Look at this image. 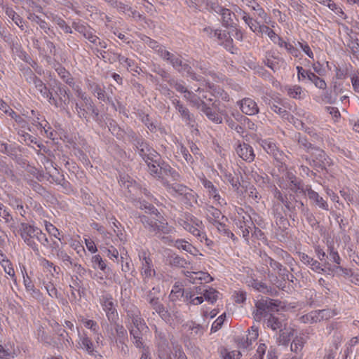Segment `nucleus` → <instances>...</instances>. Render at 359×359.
<instances>
[{"label": "nucleus", "mask_w": 359, "mask_h": 359, "mask_svg": "<svg viewBox=\"0 0 359 359\" xmlns=\"http://www.w3.org/2000/svg\"><path fill=\"white\" fill-rule=\"evenodd\" d=\"M145 208L148 209L149 214L154 215L156 217L151 218L146 215L140 216V221L144 228L149 232L154 233L163 243L170 245L173 243L171 236L165 235L172 233L175 229L174 227L168 224L166 219L163 218L161 213L154 205H149L148 207L145 206Z\"/></svg>", "instance_id": "nucleus-1"}, {"label": "nucleus", "mask_w": 359, "mask_h": 359, "mask_svg": "<svg viewBox=\"0 0 359 359\" xmlns=\"http://www.w3.org/2000/svg\"><path fill=\"white\" fill-rule=\"evenodd\" d=\"M20 236L24 242L30 247L36 254H39V244L46 248L48 245V239L46 235L38 227L32 226L27 223L20 224Z\"/></svg>", "instance_id": "nucleus-2"}, {"label": "nucleus", "mask_w": 359, "mask_h": 359, "mask_svg": "<svg viewBox=\"0 0 359 359\" xmlns=\"http://www.w3.org/2000/svg\"><path fill=\"white\" fill-rule=\"evenodd\" d=\"M311 156H303L302 158L316 169H325L327 165H330V158L326 155L325 151L319 147H314L310 152Z\"/></svg>", "instance_id": "nucleus-3"}, {"label": "nucleus", "mask_w": 359, "mask_h": 359, "mask_svg": "<svg viewBox=\"0 0 359 359\" xmlns=\"http://www.w3.org/2000/svg\"><path fill=\"white\" fill-rule=\"evenodd\" d=\"M56 96L58 99H56L53 97V99H51V104H54L56 107L60 108L62 110H65L69 114L67 110L68 105L70 102V91L65 86L62 85L61 83H59L56 86V90L55 91Z\"/></svg>", "instance_id": "nucleus-4"}, {"label": "nucleus", "mask_w": 359, "mask_h": 359, "mask_svg": "<svg viewBox=\"0 0 359 359\" xmlns=\"http://www.w3.org/2000/svg\"><path fill=\"white\" fill-rule=\"evenodd\" d=\"M219 102L215 100L212 103H208L205 101L199 109L203 112L209 120L215 123H221L222 117L219 113Z\"/></svg>", "instance_id": "nucleus-5"}, {"label": "nucleus", "mask_w": 359, "mask_h": 359, "mask_svg": "<svg viewBox=\"0 0 359 359\" xmlns=\"http://www.w3.org/2000/svg\"><path fill=\"white\" fill-rule=\"evenodd\" d=\"M264 62L274 72L280 70L281 68H284L285 66L284 59L275 55V53L273 51H268L266 53Z\"/></svg>", "instance_id": "nucleus-6"}, {"label": "nucleus", "mask_w": 359, "mask_h": 359, "mask_svg": "<svg viewBox=\"0 0 359 359\" xmlns=\"http://www.w3.org/2000/svg\"><path fill=\"white\" fill-rule=\"evenodd\" d=\"M102 306L107 313V317L110 323H115L118 319V315L114 306L113 299L108 294L102 297Z\"/></svg>", "instance_id": "nucleus-7"}, {"label": "nucleus", "mask_w": 359, "mask_h": 359, "mask_svg": "<svg viewBox=\"0 0 359 359\" xmlns=\"http://www.w3.org/2000/svg\"><path fill=\"white\" fill-rule=\"evenodd\" d=\"M235 150L238 156L243 160L247 162H252L254 161L255 154L250 145L245 142L241 143L238 141L236 144Z\"/></svg>", "instance_id": "nucleus-8"}, {"label": "nucleus", "mask_w": 359, "mask_h": 359, "mask_svg": "<svg viewBox=\"0 0 359 359\" xmlns=\"http://www.w3.org/2000/svg\"><path fill=\"white\" fill-rule=\"evenodd\" d=\"M79 340L77 346L79 348L84 350L90 355L95 357L99 356L100 358H102L98 351L94 348V345L90 337H88L86 334H81L80 333H79Z\"/></svg>", "instance_id": "nucleus-9"}, {"label": "nucleus", "mask_w": 359, "mask_h": 359, "mask_svg": "<svg viewBox=\"0 0 359 359\" xmlns=\"http://www.w3.org/2000/svg\"><path fill=\"white\" fill-rule=\"evenodd\" d=\"M127 317L131 320L134 327H139L140 330H148L144 320L141 317L140 311L135 306L126 311Z\"/></svg>", "instance_id": "nucleus-10"}, {"label": "nucleus", "mask_w": 359, "mask_h": 359, "mask_svg": "<svg viewBox=\"0 0 359 359\" xmlns=\"http://www.w3.org/2000/svg\"><path fill=\"white\" fill-rule=\"evenodd\" d=\"M150 300L149 304L155 312L157 313L165 322L170 323L172 320L171 314L165 309L164 305L161 303L158 297L157 299H151Z\"/></svg>", "instance_id": "nucleus-11"}, {"label": "nucleus", "mask_w": 359, "mask_h": 359, "mask_svg": "<svg viewBox=\"0 0 359 359\" xmlns=\"http://www.w3.org/2000/svg\"><path fill=\"white\" fill-rule=\"evenodd\" d=\"M212 11L222 16V24L224 27H232L233 25V18L235 14L228 8H225L220 6L212 7Z\"/></svg>", "instance_id": "nucleus-12"}, {"label": "nucleus", "mask_w": 359, "mask_h": 359, "mask_svg": "<svg viewBox=\"0 0 359 359\" xmlns=\"http://www.w3.org/2000/svg\"><path fill=\"white\" fill-rule=\"evenodd\" d=\"M238 104L240 105L242 112L247 115L252 116L259 112L257 103L251 98H244L238 102Z\"/></svg>", "instance_id": "nucleus-13"}, {"label": "nucleus", "mask_w": 359, "mask_h": 359, "mask_svg": "<svg viewBox=\"0 0 359 359\" xmlns=\"http://www.w3.org/2000/svg\"><path fill=\"white\" fill-rule=\"evenodd\" d=\"M285 178L290 182L289 188L291 191L306 194V187L304 188L303 182L297 179L292 172H287Z\"/></svg>", "instance_id": "nucleus-14"}, {"label": "nucleus", "mask_w": 359, "mask_h": 359, "mask_svg": "<svg viewBox=\"0 0 359 359\" xmlns=\"http://www.w3.org/2000/svg\"><path fill=\"white\" fill-rule=\"evenodd\" d=\"M138 154L144 160L145 163L157 162L159 158V154L149 144L144 148H140L137 150Z\"/></svg>", "instance_id": "nucleus-15"}, {"label": "nucleus", "mask_w": 359, "mask_h": 359, "mask_svg": "<svg viewBox=\"0 0 359 359\" xmlns=\"http://www.w3.org/2000/svg\"><path fill=\"white\" fill-rule=\"evenodd\" d=\"M140 259L142 258V276L144 278H151L155 276V270L152 268V261L149 257L147 256L146 252L142 253V257L140 256Z\"/></svg>", "instance_id": "nucleus-16"}, {"label": "nucleus", "mask_w": 359, "mask_h": 359, "mask_svg": "<svg viewBox=\"0 0 359 359\" xmlns=\"http://www.w3.org/2000/svg\"><path fill=\"white\" fill-rule=\"evenodd\" d=\"M166 263L169 266L176 268H186L188 264H190V262L175 253H170L168 255Z\"/></svg>", "instance_id": "nucleus-17"}, {"label": "nucleus", "mask_w": 359, "mask_h": 359, "mask_svg": "<svg viewBox=\"0 0 359 359\" xmlns=\"http://www.w3.org/2000/svg\"><path fill=\"white\" fill-rule=\"evenodd\" d=\"M306 194L309 198L312 200L320 208L325 210H329L327 203L316 191L313 190L310 186H306Z\"/></svg>", "instance_id": "nucleus-18"}, {"label": "nucleus", "mask_w": 359, "mask_h": 359, "mask_svg": "<svg viewBox=\"0 0 359 359\" xmlns=\"http://www.w3.org/2000/svg\"><path fill=\"white\" fill-rule=\"evenodd\" d=\"M163 185L165 187L168 192L173 194L174 193L183 196L186 191H189V188L183 184L178 183L170 184L166 179H163Z\"/></svg>", "instance_id": "nucleus-19"}, {"label": "nucleus", "mask_w": 359, "mask_h": 359, "mask_svg": "<svg viewBox=\"0 0 359 359\" xmlns=\"http://www.w3.org/2000/svg\"><path fill=\"white\" fill-rule=\"evenodd\" d=\"M159 56L165 61L169 62L173 68L177 65L179 61L181 60V55L175 54L165 50V48H161L158 50Z\"/></svg>", "instance_id": "nucleus-20"}, {"label": "nucleus", "mask_w": 359, "mask_h": 359, "mask_svg": "<svg viewBox=\"0 0 359 359\" xmlns=\"http://www.w3.org/2000/svg\"><path fill=\"white\" fill-rule=\"evenodd\" d=\"M161 182H163V179L164 178V176H170L172 177V179L175 181H177L180 179V174L176 170H175L173 168H172L168 163L162 161V163L161 165Z\"/></svg>", "instance_id": "nucleus-21"}, {"label": "nucleus", "mask_w": 359, "mask_h": 359, "mask_svg": "<svg viewBox=\"0 0 359 359\" xmlns=\"http://www.w3.org/2000/svg\"><path fill=\"white\" fill-rule=\"evenodd\" d=\"M147 330H140L139 327L132 326L129 327L130 336L133 338V344L137 348H141L144 344L142 339V333L147 332Z\"/></svg>", "instance_id": "nucleus-22"}, {"label": "nucleus", "mask_w": 359, "mask_h": 359, "mask_svg": "<svg viewBox=\"0 0 359 359\" xmlns=\"http://www.w3.org/2000/svg\"><path fill=\"white\" fill-rule=\"evenodd\" d=\"M250 285L252 286L256 290L261 292L264 294H268L270 295H273V292H275V293H277V291H276L271 287H268L265 283H264L262 282H259L255 279H252L250 281Z\"/></svg>", "instance_id": "nucleus-23"}, {"label": "nucleus", "mask_w": 359, "mask_h": 359, "mask_svg": "<svg viewBox=\"0 0 359 359\" xmlns=\"http://www.w3.org/2000/svg\"><path fill=\"white\" fill-rule=\"evenodd\" d=\"M267 299L263 297L256 303L257 311L254 313L256 320H260L263 316L267 313Z\"/></svg>", "instance_id": "nucleus-24"}, {"label": "nucleus", "mask_w": 359, "mask_h": 359, "mask_svg": "<svg viewBox=\"0 0 359 359\" xmlns=\"http://www.w3.org/2000/svg\"><path fill=\"white\" fill-rule=\"evenodd\" d=\"M294 330L292 327H285L280 330L278 342L284 346H287L294 336Z\"/></svg>", "instance_id": "nucleus-25"}, {"label": "nucleus", "mask_w": 359, "mask_h": 359, "mask_svg": "<svg viewBox=\"0 0 359 359\" xmlns=\"http://www.w3.org/2000/svg\"><path fill=\"white\" fill-rule=\"evenodd\" d=\"M114 325V329L116 332V337L111 338L114 341H127L128 340V332L124 327L118 323L117 321L115 323H110Z\"/></svg>", "instance_id": "nucleus-26"}, {"label": "nucleus", "mask_w": 359, "mask_h": 359, "mask_svg": "<svg viewBox=\"0 0 359 359\" xmlns=\"http://www.w3.org/2000/svg\"><path fill=\"white\" fill-rule=\"evenodd\" d=\"M33 84L41 95L43 97L48 98L49 102H51V99H53V93L48 89L42 80L39 78Z\"/></svg>", "instance_id": "nucleus-27"}, {"label": "nucleus", "mask_w": 359, "mask_h": 359, "mask_svg": "<svg viewBox=\"0 0 359 359\" xmlns=\"http://www.w3.org/2000/svg\"><path fill=\"white\" fill-rule=\"evenodd\" d=\"M294 139L297 142L299 148L308 153L315 147L307 140L306 137H304L299 133L294 135Z\"/></svg>", "instance_id": "nucleus-28"}, {"label": "nucleus", "mask_w": 359, "mask_h": 359, "mask_svg": "<svg viewBox=\"0 0 359 359\" xmlns=\"http://www.w3.org/2000/svg\"><path fill=\"white\" fill-rule=\"evenodd\" d=\"M55 71L64 82L69 86H74V79L65 67L60 66L55 69Z\"/></svg>", "instance_id": "nucleus-29"}, {"label": "nucleus", "mask_w": 359, "mask_h": 359, "mask_svg": "<svg viewBox=\"0 0 359 359\" xmlns=\"http://www.w3.org/2000/svg\"><path fill=\"white\" fill-rule=\"evenodd\" d=\"M151 161V163H146L148 166L149 173L154 177L160 179L161 178L160 169H161V165L163 161L161 158V156H159V158L157 160V162H153L151 161Z\"/></svg>", "instance_id": "nucleus-30"}, {"label": "nucleus", "mask_w": 359, "mask_h": 359, "mask_svg": "<svg viewBox=\"0 0 359 359\" xmlns=\"http://www.w3.org/2000/svg\"><path fill=\"white\" fill-rule=\"evenodd\" d=\"M177 111L180 114L187 124L192 127L194 126V123H195L194 115L190 114L189 110L184 105L179 106Z\"/></svg>", "instance_id": "nucleus-31"}, {"label": "nucleus", "mask_w": 359, "mask_h": 359, "mask_svg": "<svg viewBox=\"0 0 359 359\" xmlns=\"http://www.w3.org/2000/svg\"><path fill=\"white\" fill-rule=\"evenodd\" d=\"M90 88L92 93L97 97L99 100L105 102L106 99H107V100L110 102L109 98L106 97L105 90L102 88L100 85L94 83L93 84H90Z\"/></svg>", "instance_id": "nucleus-32"}, {"label": "nucleus", "mask_w": 359, "mask_h": 359, "mask_svg": "<svg viewBox=\"0 0 359 359\" xmlns=\"http://www.w3.org/2000/svg\"><path fill=\"white\" fill-rule=\"evenodd\" d=\"M107 127L112 135L116 136L117 138L121 139L123 137L125 131L118 126L115 121L109 120L107 123Z\"/></svg>", "instance_id": "nucleus-33"}, {"label": "nucleus", "mask_w": 359, "mask_h": 359, "mask_svg": "<svg viewBox=\"0 0 359 359\" xmlns=\"http://www.w3.org/2000/svg\"><path fill=\"white\" fill-rule=\"evenodd\" d=\"M306 343V339L303 336H296L290 346V349L292 352L296 353L300 352Z\"/></svg>", "instance_id": "nucleus-34"}, {"label": "nucleus", "mask_w": 359, "mask_h": 359, "mask_svg": "<svg viewBox=\"0 0 359 359\" xmlns=\"http://www.w3.org/2000/svg\"><path fill=\"white\" fill-rule=\"evenodd\" d=\"M184 97L193 104L194 107L199 109L201 105L205 102L204 100H201V97L194 94L193 92L187 90L184 94Z\"/></svg>", "instance_id": "nucleus-35"}, {"label": "nucleus", "mask_w": 359, "mask_h": 359, "mask_svg": "<svg viewBox=\"0 0 359 359\" xmlns=\"http://www.w3.org/2000/svg\"><path fill=\"white\" fill-rule=\"evenodd\" d=\"M6 15L11 18L20 28L23 27L24 21L22 18L17 14L11 8H6Z\"/></svg>", "instance_id": "nucleus-36"}, {"label": "nucleus", "mask_w": 359, "mask_h": 359, "mask_svg": "<svg viewBox=\"0 0 359 359\" xmlns=\"http://www.w3.org/2000/svg\"><path fill=\"white\" fill-rule=\"evenodd\" d=\"M111 343L116 346L118 353L121 356L126 357L129 354V347L126 344V341H114L111 339Z\"/></svg>", "instance_id": "nucleus-37"}, {"label": "nucleus", "mask_w": 359, "mask_h": 359, "mask_svg": "<svg viewBox=\"0 0 359 359\" xmlns=\"http://www.w3.org/2000/svg\"><path fill=\"white\" fill-rule=\"evenodd\" d=\"M308 80L313 83L315 85V86L319 89L325 90L327 88V83L324 81V79L320 78L313 72L309 74Z\"/></svg>", "instance_id": "nucleus-38"}, {"label": "nucleus", "mask_w": 359, "mask_h": 359, "mask_svg": "<svg viewBox=\"0 0 359 359\" xmlns=\"http://www.w3.org/2000/svg\"><path fill=\"white\" fill-rule=\"evenodd\" d=\"M253 11H255V16L259 18L260 21L262 24H268L270 22V18L268 16L267 13L265 12L263 8H262L258 4L256 6H253Z\"/></svg>", "instance_id": "nucleus-39"}, {"label": "nucleus", "mask_w": 359, "mask_h": 359, "mask_svg": "<svg viewBox=\"0 0 359 359\" xmlns=\"http://www.w3.org/2000/svg\"><path fill=\"white\" fill-rule=\"evenodd\" d=\"M184 290L179 285H175L169 295V299L172 302H176L181 297H184Z\"/></svg>", "instance_id": "nucleus-40"}, {"label": "nucleus", "mask_w": 359, "mask_h": 359, "mask_svg": "<svg viewBox=\"0 0 359 359\" xmlns=\"http://www.w3.org/2000/svg\"><path fill=\"white\" fill-rule=\"evenodd\" d=\"M218 291L214 288L209 287L208 289H203V297L206 301L211 304L215 303L218 297Z\"/></svg>", "instance_id": "nucleus-41"}, {"label": "nucleus", "mask_w": 359, "mask_h": 359, "mask_svg": "<svg viewBox=\"0 0 359 359\" xmlns=\"http://www.w3.org/2000/svg\"><path fill=\"white\" fill-rule=\"evenodd\" d=\"M79 280L78 277H76V280L74 281V285H70L72 288L71 296L74 299H81V297L84 294V289L79 285L77 282Z\"/></svg>", "instance_id": "nucleus-42"}, {"label": "nucleus", "mask_w": 359, "mask_h": 359, "mask_svg": "<svg viewBox=\"0 0 359 359\" xmlns=\"http://www.w3.org/2000/svg\"><path fill=\"white\" fill-rule=\"evenodd\" d=\"M266 324L267 326L271 327L273 330H276L278 329L281 330L283 327V321L272 314L269 315Z\"/></svg>", "instance_id": "nucleus-43"}, {"label": "nucleus", "mask_w": 359, "mask_h": 359, "mask_svg": "<svg viewBox=\"0 0 359 359\" xmlns=\"http://www.w3.org/2000/svg\"><path fill=\"white\" fill-rule=\"evenodd\" d=\"M183 227L184 229L192 233L194 236L200 238L201 241H202V238H205V235L203 233H202L198 228L194 226L193 224L184 221Z\"/></svg>", "instance_id": "nucleus-44"}, {"label": "nucleus", "mask_w": 359, "mask_h": 359, "mask_svg": "<svg viewBox=\"0 0 359 359\" xmlns=\"http://www.w3.org/2000/svg\"><path fill=\"white\" fill-rule=\"evenodd\" d=\"M225 121L226 124L231 129L234 130L239 135L243 136L245 130L242 126L239 125L235 120L232 119L230 117H227Z\"/></svg>", "instance_id": "nucleus-45"}, {"label": "nucleus", "mask_w": 359, "mask_h": 359, "mask_svg": "<svg viewBox=\"0 0 359 359\" xmlns=\"http://www.w3.org/2000/svg\"><path fill=\"white\" fill-rule=\"evenodd\" d=\"M92 263L94 269H99L104 272H105L106 269H107V264L99 255L93 256Z\"/></svg>", "instance_id": "nucleus-46"}, {"label": "nucleus", "mask_w": 359, "mask_h": 359, "mask_svg": "<svg viewBox=\"0 0 359 359\" xmlns=\"http://www.w3.org/2000/svg\"><path fill=\"white\" fill-rule=\"evenodd\" d=\"M269 105L271 110L273 111L275 113L280 115L283 118L285 119H289L290 114L284 107H280L278 104H275V102H269Z\"/></svg>", "instance_id": "nucleus-47"}, {"label": "nucleus", "mask_w": 359, "mask_h": 359, "mask_svg": "<svg viewBox=\"0 0 359 359\" xmlns=\"http://www.w3.org/2000/svg\"><path fill=\"white\" fill-rule=\"evenodd\" d=\"M56 256L62 261L66 266H69V265H73L72 259L63 249H57Z\"/></svg>", "instance_id": "nucleus-48"}, {"label": "nucleus", "mask_w": 359, "mask_h": 359, "mask_svg": "<svg viewBox=\"0 0 359 359\" xmlns=\"http://www.w3.org/2000/svg\"><path fill=\"white\" fill-rule=\"evenodd\" d=\"M212 224L215 226L220 233H222L229 238H233L234 234L222 222L215 220V222H212Z\"/></svg>", "instance_id": "nucleus-49"}, {"label": "nucleus", "mask_w": 359, "mask_h": 359, "mask_svg": "<svg viewBox=\"0 0 359 359\" xmlns=\"http://www.w3.org/2000/svg\"><path fill=\"white\" fill-rule=\"evenodd\" d=\"M208 211V216L211 223L215 222V221L217 220L220 217H222V219H227L224 215H222V212L219 209L215 208L212 206L210 207Z\"/></svg>", "instance_id": "nucleus-50"}, {"label": "nucleus", "mask_w": 359, "mask_h": 359, "mask_svg": "<svg viewBox=\"0 0 359 359\" xmlns=\"http://www.w3.org/2000/svg\"><path fill=\"white\" fill-rule=\"evenodd\" d=\"M75 110L80 118L85 119L87 122L89 121V117L88 116V111L85 109L83 104L75 103Z\"/></svg>", "instance_id": "nucleus-51"}, {"label": "nucleus", "mask_w": 359, "mask_h": 359, "mask_svg": "<svg viewBox=\"0 0 359 359\" xmlns=\"http://www.w3.org/2000/svg\"><path fill=\"white\" fill-rule=\"evenodd\" d=\"M237 220L240 221L241 222H243V225L245 226L248 227L250 229H257L251 219V217L250 216V215H248L247 213H245V215H241L239 214V216L238 217Z\"/></svg>", "instance_id": "nucleus-52"}, {"label": "nucleus", "mask_w": 359, "mask_h": 359, "mask_svg": "<svg viewBox=\"0 0 359 359\" xmlns=\"http://www.w3.org/2000/svg\"><path fill=\"white\" fill-rule=\"evenodd\" d=\"M180 73L184 74H186L187 76L191 77V79L199 81L201 80L202 76H197L196 73L194 72L191 66L187 63L186 65H184V68L182 69V72Z\"/></svg>", "instance_id": "nucleus-53"}, {"label": "nucleus", "mask_w": 359, "mask_h": 359, "mask_svg": "<svg viewBox=\"0 0 359 359\" xmlns=\"http://www.w3.org/2000/svg\"><path fill=\"white\" fill-rule=\"evenodd\" d=\"M320 314L321 321L327 320L337 315L338 312L336 309H325L319 310Z\"/></svg>", "instance_id": "nucleus-54"}, {"label": "nucleus", "mask_w": 359, "mask_h": 359, "mask_svg": "<svg viewBox=\"0 0 359 359\" xmlns=\"http://www.w3.org/2000/svg\"><path fill=\"white\" fill-rule=\"evenodd\" d=\"M0 217L5 220L6 223L13 221V217L10 214L9 209L1 203H0Z\"/></svg>", "instance_id": "nucleus-55"}, {"label": "nucleus", "mask_w": 359, "mask_h": 359, "mask_svg": "<svg viewBox=\"0 0 359 359\" xmlns=\"http://www.w3.org/2000/svg\"><path fill=\"white\" fill-rule=\"evenodd\" d=\"M56 25L64 31L65 33L67 34H71L72 33V30L70 26H69L64 19L60 17H56L54 19Z\"/></svg>", "instance_id": "nucleus-56"}, {"label": "nucleus", "mask_w": 359, "mask_h": 359, "mask_svg": "<svg viewBox=\"0 0 359 359\" xmlns=\"http://www.w3.org/2000/svg\"><path fill=\"white\" fill-rule=\"evenodd\" d=\"M168 82L171 87L174 88L177 91L180 93H184L185 94L188 90L181 82L177 81L173 78L169 79Z\"/></svg>", "instance_id": "nucleus-57"}, {"label": "nucleus", "mask_w": 359, "mask_h": 359, "mask_svg": "<svg viewBox=\"0 0 359 359\" xmlns=\"http://www.w3.org/2000/svg\"><path fill=\"white\" fill-rule=\"evenodd\" d=\"M264 148L268 154L273 155L276 159H279L280 156H281V154L273 143H269L266 144V147L264 146Z\"/></svg>", "instance_id": "nucleus-58"}, {"label": "nucleus", "mask_w": 359, "mask_h": 359, "mask_svg": "<svg viewBox=\"0 0 359 359\" xmlns=\"http://www.w3.org/2000/svg\"><path fill=\"white\" fill-rule=\"evenodd\" d=\"M23 76H24L26 81L29 83H34L39 79V77H37L34 74V73L32 72V70L29 67L24 69Z\"/></svg>", "instance_id": "nucleus-59"}, {"label": "nucleus", "mask_w": 359, "mask_h": 359, "mask_svg": "<svg viewBox=\"0 0 359 359\" xmlns=\"http://www.w3.org/2000/svg\"><path fill=\"white\" fill-rule=\"evenodd\" d=\"M257 34H265L270 38L271 41L274 40V39H277V34L275 33V32L264 24L262 25Z\"/></svg>", "instance_id": "nucleus-60"}, {"label": "nucleus", "mask_w": 359, "mask_h": 359, "mask_svg": "<svg viewBox=\"0 0 359 359\" xmlns=\"http://www.w3.org/2000/svg\"><path fill=\"white\" fill-rule=\"evenodd\" d=\"M45 288L47 290L48 295L53 298H59L60 294L58 292L57 290L55 287V285L51 283L48 282L45 284Z\"/></svg>", "instance_id": "nucleus-61"}, {"label": "nucleus", "mask_w": 359, "mask_h": 359, "mask_svg": "<svg viewBox=\"0 0 359 359\" xmlns=\"http://www.w3.org/2000/svg\"><path fill=\"white\" fill-rule=\"evenodd\" d=\"M273 214L275 218H280L281 215L285 214L283 206L280 203H274L272 208Z\"/></svg>", "instance_id": "nucleus-62"}, {"label": "nucleus", "mask_w": 359, "mask_h": 359, "mask_svg": "<svg viewBox=\"0 0 359 359\" xmlns=\"http://www.w3.org/2000/svg\"><path fill=\"white\" fill-rule=\"evenodd\" d=\"M328 253H329V258L331 261H332L333 262H334L337 264H340L341 258L339 255V253L334 250V249L332 246H328Z\"/></svg>", "instance_id": "nucleus-63"}, {"label": "nucleus", "mask_w": 359, "mask_h": 359, "mask_svg": "<svg viewBox=\"0 0 359 359\" xmlns=\"http://www.w3.org/2000/svg\"><path fill=\"white\" fill-rule=\"evenodd\" d=\"M310 267V269L314 272L320 273L325 271V269L323 268L322 264L318 261L312 259V261L309 262V264L307 265Z\"/></svg>", "instance_id": "nucleus-64"}]
</instances>
